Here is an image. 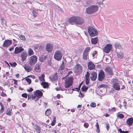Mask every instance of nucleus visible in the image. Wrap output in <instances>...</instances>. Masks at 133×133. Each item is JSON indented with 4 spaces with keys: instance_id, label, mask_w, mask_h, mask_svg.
Wrapping results in <instances>:
<instances>
[{
    "instance_id": "1",
    "label": "nucleus",
    "mask_w": 133,
    "mask_h": 133,
    "mask_svg": "<svg viewBox=\"0 0 133 133\" xmlns=\"http://www.w3.org/2000/svg\"><path fill=\"white\" fill-rule=\"evenodd\" d=\"M34 94L29 95H28V99L34 100L35 101H38L39 98L42 96V92H34Z\"/></svg>"
},
{
    "instance_id": "2",
    "label": "nucleus",
    "mask_w": 133,
    "mask_h": 133,
    "mask_svg": "<svg viewBox=\"0 0 133 133\" xmlns=\"http://www.w3.org/2000/svg\"><path fill=\"white\" fill-rule=\"evenodd\" d=\"M98 6L97 5H90L86 9V12L88 14H92L97 12L98 10Z\"/></svg>"
},
{
    "instance_id": "3",
    "label": "nucleus",
    "mask_w": 133,
    "mask_h": 133,
    "mask_svg": "<svg viewBox=\"0 0 133 133\" xmlns=\"http://www.w3.org/2000/svg\"><path fill=\"white\" fill-rule=\"evenodd\" d=\"M88 32L90 35L91 37L96 36L98 34L97 30L92 26H89L88 28Z\"/></svg>"
},
{
    "instance_id": "4",
    "label": "nucleus",
    "mask_w": 133,
    "mask_h": 133,
    "mask_svg": "<svg viewBox=\"0 0 133 133\" xmlns=\"http://www.w3.org/2000/svg\"><path fill=\"white\" fill-rule=\"evenodd\" d=\"M73 78L72 77H69L66 79L65 82V87L67 88L72 85L73 82Z\"/></svg>"
},
{
    "instance_id": "5",
    "label": "nucleus",
    "mask_w": 133,
    "mask_h": 133,
    "mask_svg": "<svg viewBox=\"0 0 133 133\" xmlns=\"http://www.w3.org/2000/svg\"><path fill=\"white\" fill-rule=\"evenodd\" d=\"M62 55V53L59 50H58L56 51L54 56V58L57 61L61 60Z\"/></svg>"
},
{
    "instance_id": "6",
    "label": "nucleus",
    "mask_w": 133,
    "mask_h": 133,
    "mask_svg": "<svg viewBox=\"0 0 133 133\" xmlns=\"http://www.w3.org/2000/svg\"><path fill=\"white\" fill-rule=\"evenodd\" d=\"M112 45L110 44H107L103 48L104 52L106 53H108L112 49Z\"/></svg>"
},
{
    "instance_id": "7",
    "label": "nucleus",
    "mask_w": 133,
    "mask_h": 133,
    "mask_svg": "<svg viewBox=\"0 0 133 133\" xmlns=\"http://www.w3.org/2000/svg\"><path fill=\"white\" fill-rule=\"evenodd\" d=\"M30 59L29 61L30 64L31 65H33L36 63L37 61V57L33 55L30 57Z\"/></svg>"
},
{
    "instance_id": "8",
    "label": "nucleus",
    "mask_w": 133,
    "mask_h": 133,
    "mask_svg": "<svg viewBox=\"0 0 133 133\" xmlns=\"http://www.w3.org/2000/svg\"><path fill=\"white\" fill-rule=\"evenodd\" d=\"M105 77V75L104 72L102 70H101L98 75V79L99 81H101Z\"/></svg>"
},
{
    "instance_id": "9",
    "label": "nucleus",
    "mask_w": 133,
    "mask_h": 133,
    "mask_svg": "<svg viewBox=\"0 0 133 133\" xmlns=\"http://www.w3.org/2000/svg\"><path fill=\"white\" fill-rule=\"evenodd\" d=\"M94 3L93 0H86L83 1V6L87 7Z\"/></svg>"
},
{
    "instance_id": "10",
    "label": "nucleus",
    "mask_w": 133,
    "mask_h": 133,
    "mask_svg": "<svg viewBox=\"0 0 133 133\" xmlns=\"http://www.w3.org/2000/svg\"><path fill=\"white\" fill-rule=\"evenodd\" d=\"M12 41L10 40H6L4 42L3 46L7 47L12 43Z\"/></svg>"
},
{
    "instance_id": "11",
    "label": "nucleus",
    "mask_w": 133,
    "mask_h": 133,
    "mask_svg": "<svg viewBox=\"0 0 133 133\" xmlns=\"http://www.w3.org/2000/svg\"><path fill=\"white\" fill-rule=\"evenodd\" d=\"M53 46L52 44L50 43H47L46 45V50L49 52H51L52 50Z\"/></svg>"
},
{
    "instance_id": "12",
    "label": "nucleus",
    "mask_w": 133,
    "mask_h": 133,
    "mask_svg": "<svg viewBox=\"0 0 133 133\" xmlns=\"http://www.w3.org/2000/svg\"><path fill=\"white\" fill-rule=\"evenodd\" d=\"M105 71L111 76L114 74L112 68L109 66H108L105 68Z\"/></svg>"
},
{
    "instance_id": "13",
    "label": "nucleus",
    "mask_w": 133,
    "mask_h": 133,
    "mask_svg": "<svg viewBox=\"0 0 133 133\" xmlns=\"http://www.w3.org/2000/svg\"><path fill=\"white\" fill-rule=\"evenodd\" d=\"M22 47H16L15 48L14 53L15 54H17L21 52L24 50L23 48H22Z\"/></svg>"
},
{
    "instance_id": "14",
    "label": "nucleus",
    "mask_w": 133,
    "mask_h": 133,
    "mask_svg": "<svg viewBox=\"0 0 133 133\" xmlns=\"http://www.w3.org/2000/svg\"><path fill=\"white\" fill-rule=\"evenodd\" d=\"M76 20H77V17H72L69 18V22L71 24H73L74 23H76Z\"/></svg>"
},
{
    "instance_id": "15",
    "label": "nucleus",
    "mask_w": 133,
    "mask_h": 133,
    "mask_svg": "<svg viewBox=\"0 0 133 133\" xmlns=\"http://www.w3.org/2000/svg\"><path fill=\"white\" fill-rule=\"evenodd\" d=\"M84 22V20L82 18L77 17V20L76 21V24H81L83 23Z\"/></svg>"
},
{
    "instance_id": "16",
    "label": "nucleus",
    "mask_w": 133,
    "mask_h": 133,
    "mask_svg": "<svg viewBox=\"0 0 133 133\" xmlns=\"http://www.w3.org/2000/svg\"><path fill=\"white\" fill-rule=\"evenodd\" d=\"M88 68L90 70L94 69L95 68V65L92 62H89L88 64Z\"/></svg>"
},
{
    "instance_id": "17",
    "label": "nucleus",
    "mask_w": 133,
    "mask_h": 133,
    "mask_svg": "<svg viewBox=\"0 0 133 133\" xmlns=\"http://www.w3.org/2000/svg\"><path fill=\"white\" fill-rule=\"evenodd\" d=\"M97 74L94 72H92L91 74V78L92 81H95L97 78Z\"/></svg>"
},
{
    "instance_id": "18",
    "label": "nucleus",
    "mask_w": 133,
    "mask_h": 133,
    "mask_svg": "<svg viewBox=\"0 0 133 133\" xmlns=\"http://www.w3.org/2000/svg\"><path fill=\"white\" fill-rule=\"evenodd\" d=\"M49 78L53 81L57 80L58 78L57 73H55L53 75H51Z\"/></svg>"
},
{
    "instance_id": "19",
    "label": "nucleus",
    "mask_w": 133,
    "mask_h": 133,
    "mask_svg": "<svg viewBox=\"0 0 133 133\" xmlns=\"http://www.w3.org/2000/svg\"><path fill=\"white\" fill-rule=\"evenodd\" d=\"M40 64H39L38 63H37L35 65V68L34 69L35 70V71L36 72H39L41 71V68L40 67V65H41V63H39Z\"/></svg>"
},
{
    "instance_id": "20",
    "label": "nucleus",
    "mask_w": 133,
    "mask_h": 133,
    "mask_svg": "<svg viewBox=\"0 0 133 133\" xmlns=\"http://www.w3.org/2000/svg\"><path fill=\"white\" fill-rule=\"evenodd\" d=\"M133 123V118L130 117L126 121V123L129 126L132 125Z\"/></svg>"
},
{
    "instance_id": "21",
    "label": "nucleus",
    "mask_w": 133,
    "mask_h": 133,
    "mask_svg": "<svg viewBox=\"0 0 133 133\" xmlns=\"http://www.w3.org/2000/svg\"><path fill=\"white\" fill-rule=\"evenodd\" d=\"M114 88L116 90H118L120 89L119 84L117 82H115L113 85Z\"/></svg>"
},
{
    "instance_id": "22",
    "label": "nucleus",
    "mask_w": 133,
    "mask_h": 133,
    "mask_svg": "<svg viewBox=\"0 0 133 133\" xmlns=\"http://www.w3.org/2000/svg\"><path fill=\"white\" fill-rule=\"evenodd\" d=\"M27 56L25 52H23L21 54V57L22 58V61L24 62L26 59Z\"/></svg>"
},
{
    "instance_id": "23",
    "label": "nucleus",
    "mask_w": 133,
    "mask_h": 133,
    "mask_svg": "<svg viewBox=\"0 0 133 133\" xmlns=\"http://www.w3.org/2000/svg\"><path fill=\"white\" fill-rule=\"evenodd\" d=\"M98 38L97 37L92 38L91 39V42L92 44H95L97 43Z\"/></svg>"
},
{
    "instance_id": "24",
    "label": "nucleus",
    "mask_w": 133,
    "mask_h": 133,
    "mask_svg": "<svg viewBox=\"0 0 133 133\" xmlns=\"http://www.w3.org/2000/svg\"><path fill=\"white\" fill-rule=\"evenodd\" d=\"M24 68L25 70L27 72H30L32 70V68L31 67L28 66L26 65H24Z\"/></svg>"
},
{
    "instance_id": "25",
    "label": "nucleus",
    "mask_w": 133,
    "mask_h": 133,
    "mask_svg": "<svg viewBox=\"0 0 133 133\" xmlns=\"http://www.w3.org/2000/svg\"><path fill=\"white\" fill-rule=\"evenodd\" d=\"M89 53L83 52V58L84 60H87L88 57Z\"/></svg>"
},
{
    "instance_id": "26",
    "label": "nucleus",
    "mask_w": 133,
    "mask_h": 133,
    "mask_svg": "<svg viewBox=\"0 0 133 133\" xmlns=\"http://www.w3.org/2000/svg\"><path fill=\"white\" fill-rule=\"evenodd\" d=\"M4 107L3 105L0 102V113H2L3 112L4 110Z\"/></svg>"
},
{
    "instance_id": "27",
    "label": "nucleus",
    "mask_w": 133,
    "mask_h": 133,
    "mask_svg": "<svg viewBox=\"0 0 133 133\" xmlns=\"http://www.w3.org/2000/svg\"><path fill=\"white\" fill-rule=\"evenodd\" d=\"M46 58V57L45 56L42 57H39V60L41 62V64H42V62H43L44 60Z\"/></svg>"
},
{
    "instance_id": "28",
    "label": "nucleus",
    "mask_w": 133,
    "mask_h": 133,
    "mask_svg": "<svg viewBox=\"0 0 133 133\" xmlns=\"http://www.w3.org/2000/svg\"><path fill=\"white\" fill-rule=\"evenodd\" d=\"M41 85L45 88H47L48 86V83L45 82H42Z\"/></svg>"
},
{
    "instance_id": "29",
    "label": "nucleus",
    "mask_w": 133,
    "mask_h": 133,
    "mask_svg": "<svg viewBox=\"0 0 133 133\" xmlns=\"http://www.w3.org/2000/svg\"><path fill=\"white\" fill-rule=\"evenodd\" d=\"M115 46L116 49H121L122 48L121 44L119 43H115Z\"/></svg>"
},
{
    "instance_id": "30",
    "label": "nucleus",
    "mask_w": 133,
    "mask_h": 133,
    "mask_svg": "<svg viewBox=\"0 0 133 133\" xmlns=\"http://www.w3.org/2000/svg\"><path fill=\"white\" fill-rule=\"evenodd\" d=\"M51 113V110L50 109H48L45 112V114L46 116H48Z\"/></svg>"
},
{
    "instance_id": "31",
    "label": "nucleus",
    "mask_w": 133,
    "mask_h": 133,
    "mask_svg": "<svg viewBox=\"0 0 133 133\" xmlns=\"http://www.w3.org/2000/svg\"><path fill=\"white\" fill-rule=\"evenodd\" d=\"M88 87L85 86V85H83L81 88V90L82 91H87Z\"/></svg>"
},
{
    "instance_id": "32",
    "label": "nucleus",
    "mask_w": 133,
    "mask_h": 133,
    "mask_svg": "<svg viewBox=\"0 0 133 133\" xmlns=\"http://www.w3.org/2000/svg\"><path fill=\"white\" fill-rule=\"evenodd\" d=\"M76 66L79 70L81 71H82V67L81 66L80 64H77L76 65Z\"/></svg>"
},
{
    "instance_id": "33",
    "label": "nucleus",
    "mask_w": 133,
    "mask_h": 133,
    "mask_svg": "<svg viewBox=\"0 0 133 133\" xmlns=\"http://www.w3.org/2000/svg\"><path fill=\"white\" fill-rule=\"evenodd\" d=\"M45 77V75L44 74H42L41 76L39 77V80L41 81H45V79H44Z\"/></svg>"
},
{
    "instance_id": "34",
    "label": "nucleus",
    "mask_w": 133,
    "mask_h": 133,
    "mask_svg": "<svg viewBox=\"0 0 133 133\" xmlns=\"http://www.w3.org/2000/svg\"><path fill=\"white\" fill-rule=\"evenodd\" d=\"M90 49L89 47H87L83 51V52L86 53H89V52L90 51Z\"/></svg>"
},
{
    "instance_id": "35",
    "label": "nucleus",
    "mask_w": 133,
    "mask_h": 133,
    "mask_svg": "<svg viewBox=\"0 0 133 133\" xmlns=\"http://www.w3.org/2000/svg\"><path fill=\"white\" fill-rule=\"evenodd\" d=\"M32 14L33 16L34 17H36L37 16V13L36 11L34 10L32 11Z\"/></svg>"
},
{
    "instance_id": "36",
    "label": "nucleus",
    "mask_w": 133,
    "mask_h": 133,
    "mask_svg": "<svg viewBox=\"0 0 133 133\" xmlns=\"http://www.w3.org/2000/svg\"><path fill=\"white\" fill-rule=\"evenodd\" d=\"M28 53L29 55H31L34 54L33 51L31 48H29L28 50Z\"/></svg>"
},
{
    "instance_id": "37",
    "label": "nucleus",
    "mask_w": 133,
    "mask_h": 133,
    "mask_svg": "<svg viewBox=\"0 0 133 133\" xmlns=\"http://www.w3.org/2000/svg\"><path fill=\"white\" fill-rule=\"evenodd\" d=\"M117 116L121 119L123 118L124 117V116L123 114L119 113L117 114Z\"/></svg>"
},
{
    "instance_id": "38",
    "label": "nucleus",
    "mask_w": 133,
    "mask_h": 133,
    "mask_svg": "<svg viewBox=\"0 0 133 133\" xmlns=\"http://www.w3.org/2000/svg\"><path fill=\"white\" fill-rule=\"evenodd\" d=\"M117 56L120 59H122V58L124 56L123 54H122V53H117Z\"/></svg>"
},
{
    "instance_id": "39",
    "label": "nucleus",
    "mask_w": 133,
    "mask_h": 133,
    "mask_svg": "<svg viewBox=\"0 0 133 133\" xmlns=\"http://www.w3.org/2000/svg\"><path fill=\"white\" fill-rule=\"evenodd\" d=\"M56 117H54L53 121H52V122H51V125L52 126H53L55 125V123L56 122Z\"/></svg>"
},
{
    "instance_id": "40",
    "label": "nucleus",
    "mask_w": 133,
    "mask_h": 133,
    "mask_svg": "<svg viewBox=\"0 0 133 133\" xmlns=\"http://www.w3.org/2000/svg\"><path fill=\"white\" fill-rule=\"evenodd\" d=\"M108 86V85L105 84H101L99 86V87L100 88H104L105 89H106V88ZM106 89V91H107V89Z\"/></svg>"
},
{
    "instance_id": "41",
    "label": "nucleus",
    "mask_w": 133,
    "mask_h": 133,
    "mask_svg": "<svg viewBox=\"0 0 133 133\" xmlns=\"http://www.w3.org/2000/svg\"><path fill=\"white\" fill-rule=\"evenodd\" d=\"M65 68V65L64 64V62H63V63L61 65V66L59 68V69L61 70H62L64 69V68Z\"/></svg>"
},
{
    "instance_id": "42",
    "label": "nucleus",
    "mask_w": 133,
    "mask_h": 133,
    "mask_svg": "<svg viewBox=\"0 0 133 133\" xmlns=\"http://www.w3.org/2000/svg\"><path fill=\"white\" fill-rule=\"evenodd\" d=\"M79 95L78 96L80 98H83L84 96V94L82 92H79Z\"/></svg>"
},
{
    "instance_id": "43",
    "label": "nucleus",
    "mask_w": 133,
    "mask_h": 133,
    "mask_svg": "<svg viewBox=\"0 0 133 133\" xmlns=\"http://www.w3.org/2000/svg\"><path fill=\"white\" fill-rule=\"evenodd\" d=\"M82 82L80 84L78 88H75V89H76L75 90L77 91H79V90H80V88L81 87L82 84Z\"/></svg>"
},
{
    "instance_id": "44",
    "label": "nucleus",
    "mask_w": 133,
    "mask_h": 133,
    "mask_svg": "<svg viewBox=\"0 0 133 133\" xmlns=\"http://www.w3.org/2000/svg\"><path fill=\"white\" fill-rule=\"evenodd\" d=\"M22 40H24L25 39V38L24 35H21L19 37Z\"/></svg>"
},
{
    "instance_id": "45",
    "label": "nucleus",
    "mask_w": 133,
    "mask_h": 133,
    "mask_svg": "<svg viewBox=\"0 0 133 133\" xmlns=\"http://www.w3.org/2000/svg\"><path fill=\"white\" fill-rule=\"evenodd\" d=\"M26 81L29 84H30L31 82V80L28 78H25Z\"/></svg>"
},
{
    "instance_id": "46",
    "label": "nucleus",
    "mask_w": 133,
    "mask_h": 133,
    "mask_svg": "<svg viewBox=\"0 0 133 133\" xmlns=\"http://www.w3.org/2000/svg\"><path fill=\"white\" fill-rule=\"evenodd\" d=\"M90 105L92 107H96V104L94 102H92L90 104Z\"/></svg>"
},
{
    "instance_id": "47",
    "label": "nucleus",
    "mask_w": 133,
    "mask_h": 133,
    "mask_svg": "<svg viewBox=\"0 0 133 133\" xmlns=\"http://www.w3.org/2000/svg\"><path fill=\"white\" fill-rule=\"evenodd\" d=\"M83 1H84L81 2V1H76V2H78L79 3V5L80 6H82V5L83 6Z\"/></svg>"
},
{
    "instance_id": "48",
    "label": "nucleus",
    "mask_w": 133,
    "mask_h": 133,
    "mask_svg": "<svg viewBox=\"0 0 133 133\" xmlns=\"http://www.w3.org/2000/svg\"><path fill=\"white\" fill-rule=\"evenodd\" d=\"M11 110H7L6 114L10 115H11L10 114L11 113Z\"/></svg>"
},
{
    "instance_id": "49",
    "label": "nucleus",
    "mask_w": 133,
    "mask_h": 133,
    "mask_svg": "<svg viewBox=\"0 0 133 133\" xmlns=\"http://www.w3.org/2000/svg\"><path fill=\"white\" fill-rule=\"evenodd\" d=\"M90 74L88 72H87V74L85 75V78H89Z\"/></svg>"
},
{
    "instance_id": "50",
    "label": "nucleus",
    "mask_w": 133,
    "mask_h": 133,
    "mask_svg": "<svg viewBox=\"0 0 133 133\" xmlns=\"http://www.w3.org/2000/svg\"><path fill=\"white\" fill-rule=\"evenodd\" d=\"M89 78H85V83L86 84L88 85L89 82Z\"/></svg>"
},
{
    "instance_id": "51",
    "label": "nucleus",
    "mask_w": 133,
    "mask_h": 133,
    "mask_svg": "<svg viewBox=\"0 0 133 133\" xmlns=\"http://www.w3.org/2000/svg\"><path fill=\"white\" fill-rule=\"evenodd\" d=\"M22 96L23 97L25 98H27V95L26 93H24L22 95Z\"/></svg>"
},
{
    "instance_id": "52",
    "label": "nucleus",
    "mask_w": 133,
    "mask_h": 133,
    "mask_svg": "<svg viewBox=\"0 0 133 133\" xmlns=\"http://www.w3.org/2000/svg\"><path fill=\"white\" fill-rule=\"evenodd\" d=\"M96 93L97 95L101 97L103 96V95H101L102 93H101V92H96Z\"/></svg>"
},
{
    "instance_id": "53",
    "label": "nucleus",
    "mask_w": 133,
    "mask_h": 133,
    "mask_svg": "<svg viewBox=\"0 0 133 133\" xmlns=\"http://www.w3.org/2000/svg\"><path fill=\"white\" fill-rule=\"evenodd\" d=\"M84 126L85 128H87L89 126V124L87 123H85Z\"/></svg>"
},
{
    "instance_id": "54",
    "label": "nucleus",
    "mask_w": 133,
    "mask_h": 133,
    "mask_svg": "<svg viewBox=\"0 0 133 133\" xmlns=\"http://www.w3.org/2000/svg\"><path fill=\"white\" fill-rule=\"evenodd\" d=\"M1 95L3 97H5L6 96V94L4 92H2Z\"/></svg>"
},
{
    "instance_id": "55",
    "label": "nucleus",
    "mask_w": 133,
    "mask_h": 133,
    "mask_svg": "<svg viewBox=\"0 0 133 133\" xmlns=\"http://www.w3.org/2000/svg\"><path fill=\"white\" fill-rule=\"evenodd\" d=\"M106 128L107 131H108L109 129V124L108 123L106 124Z\"/></svg>"
},
{
    "instance_id": "56",
    "label": "nucleus",
    "mask_w": 133,
    "mask_h": 133,
    "mask_svg": "<svg viewBox=\"0 0 133 133\" xmlns=\"http://www.w3.org/2000/svg\"><path fill=\"white\" fill-rule=\"evenodd\" d=\"M37 48L42 49L43 48V46L40 45L38 44L37 46Z\"/></svg>"
},
{
    "instance_id": "57",
    "label": "nucleus",
    "mask_w": 133,
    "mask_h": 133,
    "mask_svg": "<svg viewBox=\"0 0 133 133\" xmlns=\"http://www.w3.org/2000/svg\"><path fill=\"white\" fill-rule=\"evenodd\" d=\"M17 65V64L15 62H14L13 63H12V67H15Z\"/></svg>"
},
{
    "instance_id": "58",
    "label": "nucleus",
    "mask_w": 133,
    "mask_h": 133,
    "mask_svg": "<svg viewBox=\"0 0 133 133\" xmlns=\"http://www.w3.org/2000/svg\"><path fill=\"white\" fill-rule=\"evenodd\" d=\"M28 77H31L33 79H35L36 78V77L35 76L33 75H30L29 76H28Z\"/></svg>"
},
{
    "instance_id": "59",
    "label": "nucleus",
    "mask_w": 133,
    "mask_h": 133,
    "mask_svg": "<svg viewBox=\"0 0 133 133\" xmlns=\"http://www.w3.org/2000/svg\"><path fill=\"white\" fill-rule=\"evenodd\" d=\"M33 90V89L31 88H30L29 89H27V91H32Z\"/></svg>"
},
{
    "instance_id": "60",
    "label": "nucleus",
    "mask_w": 133,
    "mask_h": 133,
    "mask_svg": "<svg viewBox=\"0 0 133 133\" xmlns=\"http://www.w3.org/2000/svg\"><path fill=\"white\" fill-rule=\"evenodd\" d=\"M12 80H13L14 81V84H15L16 85H17V80H16L15 79H12Z\"/></svg>"
},
{
    "instance_id": "61",
    "label": "nucleus",
    "mask_w": 133,
    "mask_h": 133,
    "mask_svg": "<svg viewBox=\"0 0 133 133\" xmlns=\"http://www.w3.org/2000/svg\"><path fill=\"white\" fill-rule=\"evenodd\" d=\"M68 91H74L75 90L74 89H68Z\"/></svg>"
},
{
    "instance_id": "62",
    "label": "nucleus",
    "mask_w": 133,
    "mask_h": 133,
    "mask_svg": "<svg viewBox=\"0 0 133 133\" xmlns=\"http://www.w3.org/2000/svg\"><path fill=\"white\" fill-rule=\"evenodd\" d=\"M96 128L97 129H99V125H98V123L97 122L96 123Z\"/></svg>"
},
{
    "instance_id": "63",
    "label": "nucleus",
    "mask_w": 133,
    "mask_h": 133,
    "mask_svg": "<svg viewBox=\"0 0 133 133\" xmlns=\"http://www.w3.org/2000/svg\"><path fill=\"white\" fill-rule=\"evenodd\" d=\"M35 128L36 130V129H38L39 128L38 125L37 124L35 125Z\"/></svg>"
},
{
    "instance_id": "64",
    "label": "nucleus",
    "mask_w": 133,
    "mask_h": 133,
    "mask_svg": "<svg viewBox=\"0 0 133 133\" xmlns=\"http://www.w3.org/2000/svg\"><path fill=\"white\" fill-rule=\"evenodd\" d=\"M118 131L120 132V133H122L123 132H124V131H122V129H121L119 128L118 129Z\"/></svg>"
}]
</instances>
